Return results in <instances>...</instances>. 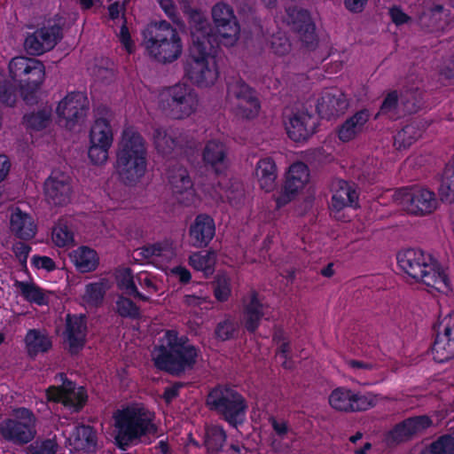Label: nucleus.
<instances>
[{
	"instance_id": "nucleus-32",
	"label": "nucleus",
	"mask_w": 454,
	"mask_h": 454,
	"mask_svg": "<svg viewBox=\"0 0 454 454\" xmlns=\"http://www.w3.org/2000/svg\"><path fill=\"white\" fill-rule=\"evenodd\" d=\"M30 71L26 75V79L22 80L20 94L24 100H29L34 98V94L40 89L45 77V67L39 60V65H33Z\"/></svg>"
},
{
	"instance_id": "nucleus-48",
	"label": "nucleus",
	"mask_w": 454,
	"mask_h": 454,
	"mask_svg": "<svg viewBox=\"0 0 454 454\" xmlns=\"http://www.w3.org/2000/svg\"><path fill=\"white\" fill-rule=\"evenodd\" d=\"M106 294V286L102 281L90 282L85 286V293L82 296L83 301L94 307L102 304Z\"/></svg>"
},
{
	"instance_id": "nucleus-28",
	"label": "nucleus",
	"mask_w": 454,
	"mask_h": 454,
	"mask_svg": "<svg viewBox=\"0 0 454 454\" xmlns=\"http://www.w3.org/2000/svg\"><path fill=\"white\" fill-rule=\"evenodd\" d=\"M59 176H51L44 184L45 196L49 203L54 206L66 205L70 200V183L65 172H57Z\"/></svg>"
},
{
	"instance_id": "nucleus-53",
	"label": "nucleus",
	"mask_w": 454,
	"mask_h": 454,
	"mask_svg": "<svg viewBox=\"0 0 454 454\" xmlns=\"http://www.w3.org/2000/svg\"><path fill=\"white\" fill-rule=\"evenodd\" d=\"M112 146L102 144L90 143L88 157L97 166L102 165L108 159V153Z\"/></svg>"
},
{
	"instance_id": "nucleus-13",
	"label": "nucleus",
	"mask_w": 454,
	"mask_h": 454,
	"mask_svg": "<svg viewBox=\"0 0 454 454\" xmlns=\"http://www.w3.org/2000/svg\"><path fill=\"white\" fill-rule=\"evenodd\" d=\"M90 109L87 94L82 91L68 92L58 104L56 114L59 122L72 130L84 121Z\"/></svg>"
},
{
	"instance_id": "nucleus-35",
	"label": "nucleus",
	"mask_w": 454,
	"mask_h": 454,
	"mask_svg": "<svg viewBox=\"0 0 454 454\" xmlns=\"http://www.w3.org/2000/svg\"><path fill=\"white\" fill-rule=\"evenodd\" d=\"M240 324L238 319L231 315L225 314L215 327L214 336L218 341H230L239 338Z\"/></svg>"
},
{
	"instance_id": "nucleus-17",
	"label": "nucleus",
	"mask_w": 454,
	"mask_h": 454,
	"mask_svg": "<svg viewBox=\"0 0 454 454\" xmlns=\"http://www.w3.org/2000/svg\"><path fill=\"white\" fill-rule=\"evenodd\" d=\"M211 12L219 42L226 46L233 45L240 32L233 8L226 3L218 2L212 7Z\"/></svg>"
},
{
	"instance_id": "nucleus-36",
	"label": "nucleus",
	"mask_w": 454,
	"mask_h": 454,
	"mask_svg": "<svg viewBox=\"0 0 454 454\" xmlns=\"http://www.w3.org/2000/svg\"><path fill=\"white\" fill-rule=\"evenodd\" d=\"M51 239L53 244L59 248L74 246L75 242L74 233L67 218H59L54 223L51 231Z\"/></svg>"
},
{
	"instance_id": "nucleus-51",
	"label": "nucleus",
	"mask_w": 454,
	"mask_h": 454,
	"mask_svg": "<svg viewBox=\"0 0 454 454\" xmlns=\"http://www.w3.org/2000/svg\"><path fill=\"white\" fill-rule=\"evenodd\" d=\"M438 192L442 202H454V172H442Z\"/></svg>"
},
{
	"instance_id": "nucleus-20",
	"label": "nucleus",
	"mask_w": 454,
	"mask_h": 454,
	"mask_svg": "<svg viewBox=\"0 0 454 454\" xmlns=\"http://www.w3.org/2000/svg\"><path fill=\"white\" fill-rule=\"evenodd\" d=\"M288 137L294 142L309 139L317 132L318 117L307 108L294 112L285 123Z\"/></svg>"
},
{
	"instance_id": "nucleus-46",
	"label": "nucleus",
	"mask_w": 454,
	"mask_h": 454,
	"mask_svg": "<svg viewBox=\"0 0 454 454\" xmlns=\"http://www.w3.org/2000/svg\"><path fill=\"white\" fill-rule=\"evenodd\" d=\"M184 173L185 174L179 175L178 176H169L172 191L175 194H185V200L192 201L195 193V184L190 177L189 172Z\"/></svg>"
},
{
	"instance_id": "nucleus-45",
	"label": "nucleus",
	"mask_w": 454,
	"mask_h": 454,
	"mask_svg": "<svg viewBox=\"0 0 454 454\" xmlns=\"http://www.w3.org/2000/svg\"><path fill=\"white\" fill-rule=\"evenodd\" d=\"M215 299L221 303L231 297V278L226 273H218L212 281Z\"/></svg>"
},
{
	"instance_id": "nucleus-64",
	"label": "nucleus",
	"mask_w": 454,
	"mask_h": 454,
	"mask_svg": "<svg viewBox=\"0 0 454 454\" xmlns=\"http://www.w3.org/2000/svg\"><path fill=\"white\" fill-rule=\"evenodd\" d=\"M388 12L392 22L397 27L406 24L411 20V18L397 5L391 7Z\"/></svg>"
},
{
	"instance_id": "nucleus-4",
	"label": "nucleus",
	"mask_w": 454,
	"mask_h": 454,
	"mask_svg": "<svg viewBox=\"0 0 454 454\" xmlns=\"http://www.w3.org/2000/svg\"><path fill=\"white\" fill-rule=\"evenodd\" d=\"M154 415L142 403H129L114 414V442L121 450H128L137 440L154 433Z\"/></svg>"
},
{
	"instance_id": "nucleus-16",
	"label": "nucleus",
	"mask_w": 454,
	"mask_h": 454,
	"mask_svg": "<svg viewBox=\"0 0 454 454\" xmlns=\"http://www.w3.org/2000/svg\"><path fill=\"white\" fill-rule=\"evenodd\" d=\"M286 13L287 25L298 35L302 45L308 50H314L318 38L309 12L297 6H289L286 9Z\"/></svg>"
},
{
	"instance_id": "nucleus-43",
	"label": "nucleus",
	"mask_w": 454,
	"mask_h": 454,
	"mask_svg": "<svg viewBox=\"0 0 454 454\" xmlns=\"http://www.w3.org/2000/svg\"><path fill=\"white\" fill-rule=\"evenodd\" d=\"M372 407V400L359 393L342 388V411H360Z\"/></svg>"
},
{
	"instance_id": "nucleus-10",
	"label": "nucleus",
	"mask_w": 454,
	"mask_h": 454,
	"mask_svg": "<svg viewBox=\"0 0 454 454\" xmlns=\"http://www.w3.org/2000/svg\"><path fill=\"white\" fill-rule=\"evenodd\" d=\"M198 94L185 83H176L168 87L162 98L163 109L175 120H184L197 110Z\"/></svg>"
},
{
	"instance_id": "nucleus-61",
	"label": "nucleus",
	"mask_w": 454,
	"mask_h": 454,
	"mask_svg": "<svg viewBox=\"0 0 454 454\" xmlns=\"http://www.w3.org/2000/svg\"><path fill=\"white\" fill-rule=\"evenodd\" d=\"M122 20H123V22L120 28L119 40H120L121 43L124 46L126 51L129 53H131L134 49V43H133V41L131 39L128 26H127V18H126L125 14L122 15Z\"/></svg>"
},
{
	"instance_id": "nucleus-42",
	"label": "nucleus",
	"mask_w": 454,
	"mask_h": 454,
	"mask_svg": "<svg viewBox=\"0 0 454 454\" xmlns=\"http://www.w3.org/2000/svg\"><path fill=\"white\" fill-rule=\"evenodd\" d=\"M32 64L39 65V59L18 56L12 58L10 61L8 66L10 76L18 83L20 89L22 85V80L26 79V75L29 73Z\"/></svg>"
},
{
	"instance_id": "nucleus-12",
	"label": "nucleus",
	"mask_w": 454,
	"mask_h": 454,
	"mask_svg": "<svg viewBox=\"0 0 454 454\" xmlns=\"http://www.w3.org/2000/svg\"><path fill=\"white\" fill-rule=\"evenodd\" d=\"M435 338L432 345L433 358L436 363L443 364L454 358V313L441 312L437 323L434 325Z\"/></svg>"
},
{
	"instance_id": "nucleus-54",
	"label": "nucleus",
	"mask_w": 454,
	"mask_h": 454,
	"mask_svg": "<svg viewBox=\"0 0 454 454\" xmlns=\"http://www.w3.org/2000/svg\"><path fill=\"white\" fill-rule=\"evenodd\" d=\"M342 192H345L347 197L346 200L342 198V207L359 208V186L342 180Z\"/></svg>"
},
{
	"instance_id": "nucleus-47",
	"label": "nucleus",
	"mask_w": 454,
	"mask_h": 454,
	"mask_svg": "<svg viewBox=\"0 0 454 454\" xmlns=\"http://www.w3.org/2000/svg\"><path fill=\"white\" fill-rule=\"evenodd\" d=\"M420 454H454V436L442 434L420 450Z\"/></svg>"
},
{
	"instance_id": "nucleus-1",
	"label": "nucleus",
	"mask_w": 454,
	"mask_h": 454,
	"mask_svg": "<svg viewBox=\"0 0 454 454\" xmlns=\"http://www.w3.org/2000/svg\"><path fill=\"white\" fill-rule=\"evenodd\" d=\"M182 11L187 17L192 44L184 63L187 78L198 87H208L219 76L214 56L211 54L213 42L211 26L205 14L198 8H192L188 0L180 2Z\"/></svg>"
},
{
	"instance_id": "nucleus-34",
	"label": "nucleus",
	"mask_w": 454,
	"mask_h": 454,
	"mask_svg": "<svg viewBox=\"0 0 454 454\" xmlns=\"http://www.w3.org/2000/svg\"><path fill=\"white\" fill-rule=\"evenodd\" d=\"M227 434L223 426L219 424H207L205 426L203 443L207 451L216 454L223 450Z\"/></svg>"
},
{
	"instance_id": "nucleus-58",
	"label": "nucleus",
	"mask_w": 454,
	"mask_h": 454,
	"mask_svg": "<svg viewBox=\"0 0 454 454\" xmlns=\"http://www.w3.org/2000/svg\"><path fill=\"white\" fill-rule=\"evenodd\" d=\"M56 443L51 439L43 440L41 442H35L28 447V454H55Z\"/></svg>"
},
{
	"instance_id": "nucleus-39",
	"label": "nucleus",
	"mask_w": 454,
	"mask_h": 454,
	"mask_svg": "<svg viewBox=\"0 0 454 454\" xmlns=\"http://www.w3.org/2000/svg\"><path fill=\"white\" fill-rule=\"evenodd\" d=\"M215 262L216 253L215 250H201L194 252L189 256L190 266L197 271L204 272L207 276L214 273Z\"/></svg>"
},
{
	"instance_id": "nucleus-38",
	"label": "nucleus",
	"mask_w": 454,
	"mask_h": 454,
	"mask_svg": "<svg viewBox=\"0 0 454 454\" xmlns=\"http://www.w3.org/2000/svg\"><path fill=\"white\" fill-rule=\"evenodd\" d=\"M25 343L27 355L30 357H35L40 353L47 352L52 346L49 337L43 334L37 329L27 331L25 336Z\"/></svg>"
},
{
	"instance_id": "nucleus-49",
	"label": "nucleus",
	"mask_w": 454,
	"mask_h": 454,
	"mask_svg": "<svg viewBox=\"0 0 454 454\" xmlns=\"http://www.w3.org/2000/svg\"><path fill=\"white\" fill-rule=\"evenodd\" d=\"M421 131L414 124L405 125L395 137V145L399 149L411 146L419 137Z\"/></svg>"
},
{
	"instance_id": "nucleus-11",
	"label": "nucleus",
	"mask_w": 454,
	"mask_h": 454,
	"mask_svg": "<svg viewBox=\"0 0 454 454\" xmlns=\"http://www.w3.org/2000/svg\"><path fill=\"white\" fill-rule=\"evenodd\" d=\"M35 418L33 412L20 407L13 419H5L0 427V434L8 441L19 444L29 442L35 435Z\"/></svg>"
},
{
	"instance_id": "nucleus-37",
	"label": "nucleus",
	"mask_w": 454,
	"mask_h": 454,
	"mask_svg": "<svg viewBox=\"0 0 454 454\" xmlns=\"http://www.w3.org/2000/svg\"><path fill=\"white\" fill-rule=\"evenodd\" d=\"M51 117V106H44L36 111L25 114L23 116V124L27 129L41 131L50 125Z\"/></svg>"
},
{
	"instance_id": "nucleus-52",
	"label": "nucleus",
	"mask_w": 454,
	"mask_h": 454,
	"mask_svg": "<svg viewBox=\"0 0 454 454\" xmlns=\"http://www.w3.org/2000/svg\"><path fill=\"white\" fill-rule=\"evenodd\" d=\"M16 100V86L6 79L0 80V103L7 106H13Z\"/></svg>"
},
{
	"instance_id": "nucleus-19",
	"label": "nucleus",
	"mask_w": 454,
	"mask_h": 454,
	"mask_svg": "<svg viewBox=\"0 0 454 454\" xmlns=\"http://www.w3.org/2000/svg\"><path fill=\"white\" fill-rule=\"evenodd\" d=\"M227 96L239 101V109L243 117L254 119L259 114L261 104L256 92L241 78H234L227 82Z\"/></svg>"
},
{
	"instance_id": "nucleus-26",
	"label": "nucleus",
	"mask_w": 454,
	"mask_h": 454,
	"mask_svg": "<svg viewBox=\"0 0 454 454\" xmlns=\"http://www.w3.org/2000/svg\"><path fill=\"white\" fill-rule=\"evenodd\" d=\"M453 23L450 11L441 4H435L422 12L418 18V25L427 33L444 31Z\"/></svg>"
},
{
	"instance_id": "nucleus-22",
	"label": "nucleus",
	"mask_w": 454,
	"mask_h": 454,
	"mask_svg": "<svg viewBox=\"0 0 454 454\" xmlns=\"http://www.w3.org/2000/svg\"><path fill=\"white\" fill-rule=\"evenodd\" d=\"M265 308L259 294L254 289L250 290L241 299V324L249 334H254L262 325L265 316Z\"/></svg>"
},
{
	"instance_id": "nucleus-56",
	"label": "nucleus",
	"mask_w": 454,
	"mask_h": 454,
	"mask_svg": "<svg viewBox=\"0 0 454 454\" xmlns=\"http://www.w3.org/2000/svg\"><path fill=\"white\" fill-rule=\"evenodd\" d=\"M270 49L274 54L284 56L291 50L289 39L281 34L274 35L270 41Z\"/></svg>"
},
{
	"instance_id": "nucleus-57",
	"label": "nucleus",
	"mask_w": 454,
	"mask_h": 454,
	"mask_svg": "<svg viewBox=\"0 0 454 454\" xmlns=\"http://www.w3.org/2000/svg\"><path fill=\"white\" fill-rule=\"evenodd\" d=\"M398 106V94L396 90L388 92L382 101L378 115H387L395 113Z\"/></svg>"
},
{
	"instance_id": "nucleus-5",
	"label": "nucleus",
	"mask_w": 454,
	"mask_h": 454,
	"mask_svg": "<svg viewBox=\"0 0 454 454\" xmlns=\"http://www.w3.org/2000/svg\"><path fill=\"white\" fill-rule=\"evenodd\" d=\"M402 270L416 281L423 282L439 293L447 294L450 282L438 261L421 248H406L397 254Z\"/></svg>"
},
{
	"instance_id": "nucleus-2",
	"label": "nucleus",
	"mask_w": 454,
	"mask_h": 454,
	"mask_svg": "<svg viewBox=\"0 0 454 454\" xmlns=\"http://www.w3.org/2000/svg\"><path fill=\"white\" fill-rule=\"evenodd\" d=\"M182 11L187 17L192 44L184 63L187 78L198 87H208L219 76L214 56L211 54L213 42L211 26L205 14L198 8H192L188 0L180 2Z\"/></svg>"
},
{
	"instance_id": "nucleus-30",
	"label": "nucleus",
	"mask_w": 454,
	"mask_h": 454,
	"mask_svg": "<svg viewBox=\"0 0 454 454\" xmlns=\"http://www.w3.org/2000/svg\"><path fill=\"white\" fill-rule=\"evenodd\" d=\"M179 131L173 127L159 126L153 129V143L159 153L163 156L171 154L179 145Z\"/></svg>"
},
{
	"instance_id": "nucleus-15",
	"label": "nucleus",
	"mask_w": 454,
	"mask_h": 454,
	"mask_svg": "<svg viewBox=\"0 0 454 454\" xmlns=\"http://www.w3.org/2000/svg\"><path fill=\"white\" fill-rule=\"evenodd\" d=\"M63 37V28L56 22H48L33 33H28L24 41V49L31 56H41L51 51Z\"/></svg>"
},
{
	"instance_id": "nucleus-44",
	"label": "nucleus",
	"mask_w": 454,
	"mask_h": 454,
	"mask_svg": "<svg viewBox=\"0 0 454 454\" xmlns=\"http://www.w3.org/2000/svg\"><path fill=\"white\" fill-rule=\"evenodd\" d=\"M118 287L129 296H134L142 301H149L150 298L141 293L134 282V275L129 268H125L117 278Z\"/></svg>"
},
{
	"instance_id": "nucleus-50",
	"label": "nucleus",
	"mask_w": 454,
	"mask_h": 454,
	"mask_svg": "<svg viewBox=\"0 0 454 454\" xmlns=\"http://www.w3.org/2000/svg\"><path fill=\"white\" fill-rule=\"evenodd\" d=\"M116 313L124 318L138 319L141 317L140 308L130 299L119 295L116 302Z\"/></svg>"
},
{
	"instance_id": "nucleus-40",
	"label": "nucleus",
	"mask_w": 454,
	"mask_h": 454,
	"mask_svg": "<svg viewBox=\"0 0 454 454\" xmlns=\"http://www.w3.org/2000/svg\"><path fill=\"white\" fill-rule=\"evenodd\" d=\"M369 111L367 109H362L342 122V143L353 139L361 132L364 124L369 121Z\"/></svg>"
},
{
	"instance_id": "nucleus-62",
	"label": "nucleus",
	"mask_w": 454,
	"mask_h": 454,
	"mask_svg": "<svg viewBox=\"0 0 454 454\" xmlns=\"http://www.w3.org/2000/svg\"><path fill=\"white\" fill-rule=\"evenodd\" d=\"M278 172H262L259 177V186L266 192H272L277 187Z\"/></svg>"
},
{
	"instance_id": "nucleus-33",
	"label": "nucleus",
	"mask_w": 454,
	"mask_h": 454,
	"mask_svg": "<svg viewBox=\"0 0 454 454\" xmlns=\"http://www.w3.org/2000/svg\"><path fill=\"white\" fill-rule=\"evenodd\" d=\"M315 103V113L319 119L332 120L340 115V98L329 91L324 92Z\"/></svg>"
},
{
	"instance_id": "nucleus-41",
	"label": "nucleus",
	"mask_w": 454,
	"mask_h": 454,
	"mask_svg": "<svg viewBox=\"0 0 454 454\" xmlns=\"http://www.w3.org/2000/svg\"><path fill=\"white\" fill-rule=\"evenodd\" d=\"M14 286L20 290L21 296L26 301L37 306L48 304V298L43 288L34 282L16 280Z\"/></svg>"
},
{
	"instance_id": "nucleus-23",
	"label": "nucleus",
	"mask_w": 454,
	"mask_h": 454,
	"mask_svg": "<svg viewBox=\"0 0 454 454\" xmlns=\"http://www.w3.org/2000/svg\"><path fill=\"white\" fill-rule=\"evenodd\" d=\"M310 172H285L284 181L278 193L273 195L276 209L279 210L294 201L309 182Z\"/></svg>"
},
{
	"instance_id": "nucleus-18",
	"label": "nucleus",
	"mask_w": 454,
	"mask_h": 454,
	"mask_svg": "<svg viewBox=\"0 0 454 454\" xmlns=\"http://www.w3.org/2000/svg\"><path fill=\"white\" fill-rule=\"evenodd\" d=\"M88 326L85 314L67 313L63 333L67 349L72 356L78 355L87 343Z\"/></svg>"
},
{
	"instance_id": "nucleus-59",
	"label": "nucleus",
	"mask_w": 454,
	"mask_h": 454,
	"mask_svg": "<svg viewBox=\"0 0 454 454\" xmlns=\"http://www.w3.org/2000/svg\"><path fill=\"white\" fill-rule=\"evenodd\" d=\"M185 386L184 382L175 381L171 386L163 389L161 399L167 405H170L180 395V390Z\"/></svg>"
},
{
	"instance_id": "nucleus-6",
	"label": "nucleus",
	"mask_w": 454,
	"mask_h": 454,
	"mask_svg": "<svg viewBox=\"0 0 454 454\" xmlns=\"http://www.w3.org/2000/svg\"><path fill=\"white\" fill-rule=\"evenodd\" d=\"M206 405L231 428L239 429L246 422L247 402L233 387L217 384L208 392Z\"/></svg>"
},
{
	"instance_id": "nucleus-8",
	"label": "nucleus",
	"mask_w": 454,
	"mask_h": 454,
	"mask_svg": "<svg viewBox=\"0 0 454 454\" xmlns=\"http://www.w3.org/2000/svg\"><path fill=\"white\" fill-rule=\"evenodd\" d=\"M116 164L122 170H147V148L142 135L133 127H126L116 151Z\"/></svg>"
},
{
	"instance_id": "nucleus-7",
	"label": "nucleus",
	"mask_w": 454,
	"mask_h": 454,
	"mask_svg": "<svg viewBox=\"0 0 454 454\" xmlns=\"http://www.w3.org/2000/svg\"><path fill=\"white\" fill-rule=\"evenodd\" d=\"M143 43L149 56L160 63H172L182 54L178 31L166 20L152 22L143 31Z\"/></svg>"
},
{
	"instance_id": "nucleus-63",
	"label": "nucleus",
	"mask_w": 454,
	"mask_h": 454,
	"mask_svg": "<svg viewBox=\"0 0 454 454\" xmlns=\"http://www.w3.org/2000/svg\"><path fill=\"white\" fill-rule=\"evenodd\" d=\"M159 5L166 16L174 23L178 24L180 18L177 12L176 5L173 0H158Z\"/></svg>"
},
{
	"instance_id": "nucleus-3",
	"label": "nucleus",
	"mask_w": 454,
	"mask_h": 454,
	"mask_svg": "<svg viewBox=\"0 0 454 454\" xmlns=\"http://www.w3.org/2000/svg\"><path fill=\"white\" fill-rule=\"evenodd\" d=\"M200 347L176 330H167L153 351L154 367L169 375L181 376L192 371L200 357Z\"/></svg>"
},
{
	"instance_id": "nucleus-29",
	"label": "nucleus",
	"mask_w": 454,
	"mask_h": 454,
	"mask_svg": "<svg viewBox=\"0 0 454 454\" xmlns=\"http://www.w3.org/2000/svg\"><path fill=\"white\" fill-rule=\"evenodd\" d=\"M201 155L204 165L211 167L213 170H219V168L227 167L228 148L224 143L218 139L208 140Z\"/></svg>"
},
{
	"instance_id": "nucleus-14",
	"label": "nucleus",
	"mask_w": 454,
	"mask_h": 454,
	"mask_svg": "<svg viewBox=\"0 0 454 454\" xmlns=\"http://www.w3.org/2000/svg\"><path fill=\"white\" fill-rule=\"evenodd\" d=\"M62 384L50 386L46 389V397L49 402L61 403L73 411L79 412L85 407L88 401L87 390L84 387H76V383L66 375L60 374Z\"/></svg>"
},
{
	"instance_id": "nucleus-55",
	"label": "nucleus",
	"mask_w": 454,
	"mask_h": 454,
	"mask_svg": "<svg viewBox=\"0 0 454 454\" xmlns=\"http://www.w3.org/2000/svg\"><path fill=\"white\" fill-rule=\"evenodd\" d=\"M226 192L229 203L233 207H239L245 203L246 193L242 184L237 183L231 184Z\"/></svg>"
},
{
	"instance_id": "nucleus-25",
	"label": "nucleus",
	"mask_w": 454,
	"mask_h": 454,
	"mask_svg": "<svg viewBox=\"0 0 454 454\" xmlns=\"http://www.w3.org/2000/svg\"><path fill=\"white\" fill-rule=\"evenodd\" d=\"M113 115L112 110L106 106L101 105L96 108L95 120L89 133L90 143L113 145L114 130L111 125Z\"/></svg>"
},
{
	"instance_id": "nucleus-9",
	"label": "nucleus",
	"mask_w": 454,
	"mask_h": 454,
	"mask_svg": "<svg viewBox=\"0 0 454 454\" xmlns=\"http://www.w3.org/2000/svg\"><path fill=\"white\" fill-rule=\"evenodd\" d=\"M396 198L403 210L416 217L428 216L439 206L435 192L425 186H403L396 191Z\"/></svg>"
},
{
	"instance_id": "nucleus-60",
	"label": "nucleus",
	"mask_w": 454,
	"mask_h": 454,
	"mask_svg": "<svg viewBox=\"0 0 454 454\" xmlns=\"http://www.w3.org/2000/svg\"><path fill=\"white\" fill-rule=\"evenodd\" d=\"M348 338H351V341L354 343H360L366 346H372L375 343L374 337L369 335L361 328H358L357 331L356 327H353Z\"/></svg>"
},
{
	"instance_id": "nucleus-24",
	"label": "nucleus",
	"mask_w": 454,
	"mask_h": 454,
	"mask_svg": "<svg viewBox=\"0 0 454 454\" xmlns=\"http://www.w3.org/2000/svg\"><path fill=\"white\" fill-rule=\"evenodd\" d=\"M215 235V220L207 214L197 215L188 228L189 244L194 248L203 249L207 247Z\"/></svg>"
},
{
	"instance_id": "nucleus-27",
	"label": "nucleus",
	"mask_w": 454,
	"mask_h": 454,
	"mask_svg": "<svg viewBox=\"0 0 454 454\" xmlns=\"http://www.w3.org/2000/svg\"><path fill=\"white\" fill-rule=\"evenodd\" d=\"M10 231L15 238L28 241L35 238L38 226L31 215L16 207L10 215Z\"/></svg>"
},
{
	"instance_id": "nucleus-31",
	"label": "nucleus",
	"mask_w": 454,
	"mask_h": 454,
	"mask_svg": "<svg viewBox=\"0 0 454 454\" xmlns=\"http://www.w3.org/2000/svg\"><path fill=\"white\" fill-rule=\"evenodd\" d=\"M69 259L81 273L94 271L98 265V256L93 248L82 246L69 253Z\"/></svg>"
},
{
	"instance_id": "nucleus-21",
	"label": "nucleus",
	"mask_w": 454,
	"mask_h": 454,
	"mask_svg": "<svg viewBox=\"0 0 454 454\" xmlns=\"http://www.w3.org/2000/svg\"><path fill=\"white\" fill-rule=\"evenodd\" d=\"M433 425V420L428 415L409 417L396 424L386 434L385 439L388 443H401L408 441L417 434L427 430Z\"/></svg>"
}]
</instances>
